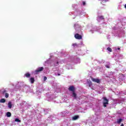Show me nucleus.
<instances>
[{"label":"nucleus","instance_id":"nucleus-10","mask_svg":"<svg viewBox=\"0 0 126 126\" xmlns=\"http://www.w3.org/2000/svg\"><path fill=\"white\" fill-rule=\"evenodd\" d=\"M87 83L89 85V87H92L93 84H92V82H91V81H90V80L87 81Z\"/></svg>","mask_w":126,"mask_h":126},{"label":"nucleus","instance_id":"nucleus-2","mask_svg":"<svg viewBox=\"0 0 126 126\" xmlns=\"http://www.w3.org/2000/svg\"><path fill=\"white\" fill-rule=\"evenodd\" d=\"M44 70L43 67H38L36 70H35L34 73L35 74H38L39 72H41V71H43Z\"/></svg>","mask_w":126,"mask_h":126},{"label":"nucleus","instance_id":"nucleus-12","mask_svg":"<svg viewBox=\"0 0 126 126\" xmlns=\"http://www.w3.org/2000/svg\"><path fill=\"white\" fill-rule=\"evenodd\" d=\"M25 76L26 77L29 78L30 77V76H31V74H30V73L28 72L25 74Z\"/></svg>","mask_w":126,"mask_h":126},{"label":"nucleus","instance_id":"nucleus-11","mask_svg":"<svg viewBox=\"0 0 126 126\" xmlns=\"http://www.w3.org/2000/svg\"><path fill=\"white\" fill-rule=\"evenodd\" d=\"M6 115L7 118H10L11 117V113L9 112H7Z\"/></svg>","mask_w":126,"mask_h":126},{"label":"nucleus","instance_id":"nucleus-6","mask_svg":"<svg viewBox=\"0 0 126 126\" xmlns=\"http://www.w3.org/2000/svg\"><path fill=\"white\" fill-rule=\"evenodd\" d=\"M97 18L99 20H104V19H105V18H104V16L102 15H98L97 16Z\"/></svg>","mask_w":126,"mask_h":126},{"label":"nucleus","instance_id":"nucleus-22","mask_svg":"<svg viewBox=\"0 0 126 126\" xmlns=\"http://www.w3.org/2000/svg\"><path fill=\"white\" fill-rule=\"evenodd\" d=\"M86 4V2L85 1H83V5H85Z\"/></svg>","mask_w":126,"mask_h":126},{"label":"nucleus","instance_id":"nucleus-25","mask_svg":"<svg viewBox=\"0 0 126 126\" xmlns=\"http://www.w3.org/2000/svg\"><path fill=\"white\" fill-rule=\"evenodd\" d=\"M58 76H60V75H61V74L58 73Z\"/></svg>","mask_w":126,"mask_h":126},{"label":"nucleus","instance_id":"nucleus-13","mask_svg":"<svg viewBox=\"0 0 126 126\" xmlns=\"http://www.w3.org/2000/svg\"><path fill=\"white\" fill-rule=\"evenodd\" d=\"M122 122H123V119H119L117 120V123L119 125H120L121 124V123H122Z\"/></svg>","mask_w":126,"mask_h":126},{"label":"nucleus","instance_id":"nucleus-3","mask_svg":"<svg viewBox=\"0 0 126 126\" xmlns=\"http://www.w3.org/2000/svg\"><path fill=\"white\" fill-rule=\"evenodd\" d=\"M74 37L76 39H77L78 40H81V39H82V36L78 33H76L74 35Z\"/></svg>","mask_w":126,"mask_h":126},{"label":"nucleus","instance_id":"nucleus-20","mask_svg":"<svg viewBox=\"0 0 126 126\" xmlns=\"http://www.w3.org/2000/svg\"><path fill=\"white\" fill-rule=\"evenodd\" d=\"M105 67H107V68H110V65L109 64H106Z\"/></svg>","mask_w":126,"mask_h":126},{"label":"nucleus","instance_id":"nucleus-16","mask_svg":"<svg viewBox=\"0 0 126 126\" xmlns=\"http://www.w3.org/2000/svg\"><path fill=\"white\" fill-rule=\"evenodd\" d=\"M15 122H18V123H21V120H19L18 118H16L15 119Z\"/></svg>","mask_w":126,"mask_h":126},{"label":"nucleus","instance_id":"nucleus-17","mask_svg":"<svg viewBox=\"0 0 126 126\" xmlns=\"http://www.w3.org/2000/svg\"><path fill=\"white\" fill-rule=\"evenodd\" d=\"M5 97L6 98H8V97H9V94H8V93H6L5 94Z\"/></svg>","mask_w":126,"mask_h":126},{"label":"nucleus","instance_id":"nucleus-7","mask_svg":"<svg viewBox=\"0 0 126 126\" xmlns=\"http://www.w3.org/2000/svg\"><path fill=\"white\" fill-rule=\"evenodd\" d=\"M79 118V116L76 115L72 117L73 121H76V120L78 119Z\"/></svg>","mask_w":126,"mask_h":126},{"label":"nucleus","instance_id":"nucleus-27","mask_svg":"<svg viewBox=\"0 0 126 126\" xmlns=\"http://www.w3.org/2000/svg\"><path fill=\"white\" fill-rule=\"evenodd\" d=\"M57 63H59V62H57Z\"/></svg>","mask_w":126,"mask_h":126},{"label":"nucleus","instance_id":"nucleus-9","mask_svg":"<svg viewBox=\"0 0 126 126\" xmlns=\"http://www.w3.org/2000/svg\"><path fill=\"white\" fill-rule=\"evenodd\" d=\"M30 81L31 83L33 84V83H34V82H35V78L34 77H32L30 78Z\"/></svg>","mask_w":126,"mask_h":126},{"label":"nucleus","instance_id":"nucleus-26","mask_svg":"<svg viewBox=\"0 0 126 126\" xmlns=\"http://www.w3.org/2000/svg\"><path fill=\"white\" fill-rule=\"evenodd\" d=\"M117 49H118V50H121V48H117Z\"/></svg>","mask_w":126,"mask_h":126},{"label":"nucleus","instance_id":"nucleus-1","mask_svg":"<svg viewBox=\"0 0 126 126\" xmlns=\"http://www.w3.org/2000/svg\"><path fill=\"white\" fill-rule=\"evenodd\" d=\"M102 99L103 100V107L104 108H106V107H107V105L109 104V99H108L106 97H103Z\"/></svg>","mask_w":126,"mask_h":126},{"label":"nucleus","instance_id":"nucleus-19","mask_svg":"<svg viewBox=\"0 0 126 126\" xmlns=\"http://www.w3.org/2000/svg\"><path fill=\"white\" fill-rule=\"evenodd\" d=\"M2 94H3H3H5V93H6V90H3L2 91Z\"/></svg>","mask_w":126,"mask_h":126},{"label":"nucleus","instance_id":"nucleus-24","mask_svg":"<svg viewBox=\"0 0 126 126\" xmlns=\"http://www.w3.org/2000/svg\"><path fill=\"white\" fill-rule=\"evenodd\" d=\"M121 126H125L124 125V124H122Z\"/></svg>","mask_w":126,"mask_h":126},{"label":"nucleus","instance_id":"nucleus-18","mask_svg":"<svg viewBox=\"0 0 126 126\" xmlns=\"http://www.w3.org/2000/svg\"><path fill=\"white\" fill-rule=\"evenodd\" d=\"M107 51H108L109 52H112V48H110V47H108L107 48Z\"/></svg>","mask_w":126,"mask_h":126},{"label":"nucleus","instance_id":"nucleus-23","mask_svg":"<svg viewBox=\"0 0 126 126\" xmlns=\"http://www.w3.org/2000/svg\"><path fill=\"white\" fill-rule=\"evenodd\" d=\"M73 47H75V46H77V44H76V43L73 44Z\"/></svg>","mask_w":126,"mask_h":126},{"label":"nucleus","instance_id":"nucleus-8","mask_svg":"<svg viewBox=\"0 0 126 126\" xmlns=\"http://www.w3.org/2000/svg\"><path fill=\"white\" fill-rule=\"evenodd\" d=\"M8 107L9 109H11V108H12V104L11 103V101L8 102Z\"/></svg>","mask_w":126,"mask_h":126},{"label":"nucleus","instance_id":"nucleus-4","mask_svg":"<svg viewBox=\"0 0 126 126\" xmlns=\"http://www.w3.org/2000/svg\"><path fill=\"white\" fill-rule=\"evenodd\" d=\"M68 89L71 92H74L75 91V88L73 86H70Z\"/></svg>","mask_w":126,"mask_h":126},{"label":"nucleus","instance_id":"nucleus-15","mask_svg":"<svg viewBox=\"0 0 126 126\" xmlns=\"http://www.w3.org/2000/svg\"><path fill=\"white\" fill-rule=\"evenodd\" d=\"M1 103H5V99L4 98H2L0 100Z\"/></svg>","mask_w":126,"mask_h":126},{"label":"nucleus","instance_id":"nucleus-14","mask_svg":"<svg viewBox=\"0 0 126 126\" xmlns=\"http://www.w3.org/2000/svg\"><path fill=\"white\" fill-rule=\"evenodd\" d=\"M72 96L74 97V98H77V94H76L75 92H72Z\"/></svg>","mask_w":126,"mask_h":126},{"label":"nucleus","instance_id":"nucleus-5","mask_svg":"<svg viewBox=\"0 0 126 126\" xmlns=\"http://www.w3.org/2000/svg\"><path fill=\"white\" fill-rule=\"evenodd\" d=\"M92 80L93 82H96V83H100V81L99 79H95L94 78H92Z\"/></svg>","mask_w":126,"mask_h":126},{"label":"nucleus","instance_id":"nucleus-21","mask_svg":"<svg viewBox=\"0 0 126 126\" xmlns=\"http://www.w3.org/2000/svg\"><path fill=\"white\" fill-rule=\"evenodd\" d=\"M46 80H47V77L44 76V81H46Z\"/></svg>","mask_w":126,"mask_h":126}]
</instances>
